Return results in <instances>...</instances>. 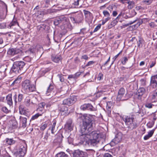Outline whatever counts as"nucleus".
Wrapping results in <instances>:
<instances>
[{
	"label": "nucleus",
	"instance_id": "30",
	"mask_svg": "<svg viewBox=\"0 0 157 157\" xmlns=\"http://www.w3.org/2000/svg\"><path fill=\"white\" fill-rule=\"evenodd\" d=\"M127 3L128 4V9H131L134 7L135 4L134 2L129 0L128 2H127Z\"/></svg>",
	"mask_w": 157,
	"mask_h": 157
},
{
	"label": "nucleus",
	"instance_id": "52",
	"mask_svg": "<svg viewBox=\"0 0 157 157\" xmlns=\"http://www.w3.org/2000/svg\"><path fill=\"white\" fill-rule=\"evenodd\" d=\"M152 1L153 0H144L143 2L147 5H150L152 2Z\"/></svg>",
	"mask_w": 157,
	"mask_h": 157
},
{
	"label": "nucleus",
	"instance_id": "8",
	"mask_svg": "<svg viewBox=\"0 0 157 157\" xmlns=\"http://www.w3.org/2000/svg\"><path fill=\"white\" fill-rule=\"evenodd\" d=\"M80 109L83 110H88L91 111L96 110V109L90 104H84L80 106Z\"/></svg>",
	"mask_w": 157,
	"mask_h": 157
},
{
	"label": "nucleus",
	"instance_id": "5",
	"mask_svg": "<svg viewBox=\"0 0 157 157\" xmlns=\"http://www.w3.org/2000/svg\"><path fill=\"white\" fill-rule=\"evenodd\" d=\"M27 150V146L25 142L23 140L15 155L16 157H23L26 154Z\"/></svg>",
	"mask_w": 157,
	"mask_h": 157
},
{
	"label": "nucleus",
	"instance_id": "42",
	"mask_svg": "<svg viewBox=\"0 0 157 157\" xmlns=\"http://www.w3.org/2000/svg\"><path fill=\"white\" fill-rule=\"evenodd\" d=\"M49 136H50V134H48V132H47L43 138V139L45 142H46L47 141L48 138Z\"/></svg>",
	"mask_w": 157,
	"mask_h": 157
},
{
	"label": "nucleus",
	"instance_id": "31",
	"mask_svg": "<svg viewBox=\"0 0 157 157\" xmlns=\"http://www.w3.org/2000/svg\"><path fill=\"white\" fill-rule=\"evenodd\" d=\"M81 151L79 150H75L73 154V157H79Z\"/></svg>",
	"mask_w": 157,
	"mask_h": 157
},
{
	"label": "nucleus",
	"instance_id": "25",
	"mask_svg": "<svg viewBox=\"0 0 157 157\" xmlns=\"http://www.w3.org/2000/svg\"><path fill=\"white\" fill-rule=\"evenodd\" d=\"M25 103L27 106H29L31 105H33L34 104L32 100H31V99L29 97H26L25 99Z\"/></svg>",
	"mask_w": 157,
	"mask_h": 157
},
{
	"label": "nucleus",
	"instance_id": "29",
	"mask_svg": "<svg viewBox=\"0 0 157 157\" xmlns=\"http://www.w3.org/2000/svg\"><path fill=\"white\" fill-rule=\"evenodd\" d=\"M42 116V113H38L35 115H33L30 121H33L35 119H36L38 118L40 116Z\"/></svg>",
	"mask_w": 157,
	"mask_h": 157
},
{
	"label": "nucleus",
	"instance_id": "53",
	"mask_svg": "<svg viewBox=\"0 0 157 157\" xmlns=\"http://www.w3.org/2000/svg\"><path fill=\"white\" fill-rule=\"evenodd\" d=\"M95 63V62L93 61H90L88 62L87 64L86 65V67H88L91 66Z\"/></svg>",
	"mask_w": 157,
	"mask_h": 157
},
{
	"label": "nucleus",
	"instance_id": "62",
	"mask_svg": "<svg viewBox=\"0 0 157 157\" xmlns=\"http://www.w3.org/2000/svg\"><path fill=\"white\" fill-rule=\"evenodd\" d=\"M122 52V51H121L119 53H118L117 55H116L113 58V61H115L116 59L118 57L120 53Z\"/></svg>",
	"mask_w": 157,
	"mask_h": 157
},
{
	"label": "nucleus",
	"instance_id": "19",
	"mask_svg": "<svg viewBox=\"0 0 157 157\" xmlns=\"http://www.w3.org/2000/svg\"><path fill=\"white\" fill-rule=\"evenodd\" d=\"M72 123V120L71 119H69L68 120L65 124L66 127L67 128L68 130L70 131L73 129V126Z\"/></svg>",
	"mask_w": 157,
	"mask_h": 157
},
{
	"label": "nucleus",
	"instance_id": "41",
	"mask_svg": "<svg viewBox=\"0 0 157 157\" xmlns=\"http://www.w3.org/2000/svg\"><path fill=\"white\" fill-rule=\"evenodd\" d=\"M48 124L46 123H44L41 125L40 129L41 130L44 131L47 128Z\"/></svg>",
	"mask_w": 157,
	"mask_h": 157
},
{
	"label": "nucleus",
	"instance_id": "34",
	"mask_svg": "<svg viewBox=\"0 0 157 157\" xmlns=\"http://www.w3.org/2000/svg\"><path fill=\"white\" fill-rule=\"evenodd\" d=\"M154 105L150 103L147 102L145 104V106L148 108H151Z\"/></svg>",
	"mask_w": 157,
	"mask_h": 157
},
{
	"label": "nucleus",
	"instance_id": "55",
	"mask_svg": "<svg viewBox=\"0 0 157 157\" xmlns=\"http://www.w3.org/2000/svg\"><path fill=\"white\" fill-rule=\"evenodd\" d=\"M89 57L86 55H84L81 56V59H84L85 60H87L88 59Z\"/></svg>",
	"mask_w": 157,
	"mask_h": 157
},
{
	"label": "nucleus",
	"instance_id": "20",
	"mask_svg": "<svg viewBox=\"0 0 157 157\" xmlns=\"http://www.w3.org/2000/svg\"><path fill=\"white\" fill-rule=\"evenodd\" d=\"M19 119L20 120V123L22 124V127H25L26 125L27 118L25 117H24L20 116L19 117Z\"/></svg>",
	"mask_w": 157,
	"mask_h": 157
},
{
	"label": "nucleus",
	"instance_id": "35",
	"mask_svg": "<svg viewBox=\"0 0 157 157\" xmlns=\"http://www.w3.org/2000/svg\"><path fill=\"white\" fill-rule=\"evenodd\" d=\"M66 154L64 152H60L57 153L56 155V157H64Z\"/></svg>",
	"mask_w": 157,
	"mask_h": 157
},
{
	"label": "nucleus",
	"instance_id": "10",
	"mask_svg": "<svg viewBox=\"0 0 157 157\" xmlns=\"http://www.w3.org/2000/svg\"><path fill=\"white\" fill-rule=\"evenodd\" d=\"M17 24V22L16 21H13L10 23H7V24L5 23H3L0 24V29H3L7 27L8 29H11L12 27L15 25Z\"/></svg>",
	"mask_w": 157,
	"mask_h": 157
},
{
	"label": "nucleus",
	"instance_id": "36",
	"mask_svg": "<svg viewBox=\"0 0 157 157\" xmlns=\"http://www.w3.org/2000/svg\"><path fill=\"white\" fill-rule=\"evenodd\" d=\"M48 71L46 69H42L39 72V74L40 76H44L45 74Z\"/></svg>",
	"mask_w": 157,
	"mask_h": 157
},
{
	"label": "nucleus",
	"instance_id": "1",
	"mask_svg": "<svg viewBox=\"0 0 157 157\" xmlns=\"http://www.w3.org/2000/svg\"><path fill=\"white\" fill-rule=\"evenodd\" d=\"M95 116L87 114L81 115L79 117L82 120V125L80 136L81 144L85 142L89 145L96 146L102 139L99 131H92L95 122Z\"/></svg>",
	"mask_w": 157,
	"mask_h": 157
},
{
	"label": "nucleus",
	"instance_id": "4",
	"mask_svg": "<svg viewBox=\"0 0 157 157\" xmlns=\"http://www.w3.org/2000/svg\"><path fill=\"white\" fill-rule=\"evenodd\" d=\"M22 90L26 94L35 91L36 90L35 86L31 84L29 80H25L22 83Z\"/></svg>",
	"mask_w": 157,
	"mask_h": 157
},
{
	"label": "nucleus",
	"instance_id": "64",
	"mask_svg": "<svg viewBox=\"0 0 157 157\" xmlns=\"http://www.w3.org/2000/svg\"><path fill=\"white\" fill-rule=\"evenodd\" d=\"M151 28H154L156 26V25L154 22H151L149 24Z\"/></svg>",
	"mask_w": 157,
	"mask_h": 157
},
{
	"label": "nucleus",
	"instance_id": "37",
	"mask_svg": "<svg viewBox=\"0 0 157 157\" xmlns=\"http://www.w3.org/2000/svg\"><path fill=\"white\" fill-rule=\"evenodd\" d=\"M144 40L142 38H140L138 41H137V46L138 47H140L141 45L143 42Z\"/></svg>",
	"mask_w": 157,
	"mask_h": 157
},
{
	"label": "nucleus",
	"instance_id": "63",
	"mask_svg": "<svg viewBox=\"0 0 157 157\" xmlns=\"http://www.w3.org/2000/svg\"><path fill=\"white\" fill-rule=\"evenodd\" d=\"M13 99L14 100L15 102V103H17V95L16 94H15L14 95L13 97Z\"/></svg>",
	"mask_w": 157,
	"mask_h": 157
},
{
	"label": "nucleus",
	"instance_id": "38",
	"mask_svg": "<svg viewBox=\"0 0 157 157\" xmlns=\"http://www.w3.org/2000/svg\"><path fill=\"white\" fill-rule=\"evenodd\" d=\"M154 124V121H150L147 124V127L150 128L152 127Z\"/></svg>",
	"mask_w": 157,
	"mask_h": 157
},
{
	"label": "nucleus",
	"instance_id": "27",
	"mask_svg": "<svg viewBox=\"0 0 157 157\" xmlns=\"http://www.w3.org/2000/svg\"><path fill=\"white\" fill-rule=\"evenodd\" d=\"M7 53L9 55L13 56L15 54L17 53V52L15 49L11 48L10 49L9 51H8Z\"/></svg>",
	"mask_w": 157,
	"mask_h": 157
},
{
	"label": "nucleus",
	"instance_id": "44",
	"mask_svg": "<svg viewBox=\"0 0 157 157\" xmlns=\"http://www.w3.org/2000/svg\"><path fill=\"white\" fill-rule=\"evenodd\" d=\"M103 77V75L102 73H100L98 76L97 79L98 80L100 81L102 79Z\"/></svg>",
	"mask_w": 157,
	"mask_h": 157
},
{
	"label": "nucleus",
	"instance_id": "48",
	"mask_svg": "<svg viewBox=\"0 0 157 157\" xmlns=\"http://www.w3.org/2000/svg\"><path fill=\"white\" fill-rule=\"evenodd\" d=\"M23 98V95L21 94H19L18 96V102H21Z\"/></svg>",
	"mask_w": 157,
	"mask_h": 157
},
{
	"label": "nucleus",
	"instance_id": "17",
	"mask_svg": "<svg viewBox=\"0 0 157 157\" xmlns=\"http://www.w3.org/2000/svg\"><path fill=\"white\" fill-rule=\"evenodd\" d=\"M56 120H54L52 121V124H51V126L48 129V130L51 129V133L54 134L56 132V130L55 128V126L56 124Z\"/></svg>",
	"mask_w": 157,
	"mask_h": 157
},
{
	"label": "nucleus",
	"instance_id": "40",
	"mask_svg": "<svg viewBox=\"0 0 157 157\" xmlns=\"http://www.w3.org/2000/svg\"><path fill=\"white\" fill-rule=\"evenodd\" d=\"M57 76L59 79L60 81L61 82H63L64 81V79L63 77V75L61 74H58Z\"/></svg>",
	"mask_w": 157,
	"mask_h": 157
},
{
	"label": "nucleus",
	"instance_id": "46",
	"mask_svg": "<svg viewBox=\"0 0 157 157\" xmlns=\"http://www.w3.org/2000/svg\"><path fill=\"white\" fill-rule=\"evenodd\" d=\"M118 21L116 19H115L111 22L110 23V25L113 27L114 26L117 24Z\"/></svg>",
	"mask_w": 157,
	"mask_h": 157
},
{
	"label": "nucleus",
	"instance_id": "47",
	"mask_svg": "<svg viewBox=\"0 0 157 157\" xmlns=\"http://www.w3.org/2000/svg\"><path fill=\"white\" fill-rule=\"evenodd\" d=\"M45 25H41L37 27V29L39 30H44L45 29Z\"/></svg>",
	"mask_w": 157,
	"mask_h": 157
},
{
	"label": "nucleus",
	"instance_id": "28",
	"mask_svg": "<svg viewBox=\"0 0 157 157\" xmlns=\"http://www.w3.org/2000/svg\"><path fill=\"white\" fill-rule=\"evenodd\" d=\"M150 96L152 99H155L157 97V90H156L150 94Z\"/></svg>",
	"mask_w": 157,
	"mask_h": 157
},
{
	"label": "nucleus",
	"instance_id": "45",
	"mask_svg": "<svg viewBox=\"0 0 157 157\" xmlns=\"http://www.w3.org/2000/svg\"><path fill=\"white\" fill-rule=\"evenodd\" d=\"M45 103L44 102H41L39 104L38 107L40 109H44L45 105Z\"/></svg>",
	"mask_w": 157,
	"mask_h": 157
},
{
	"label": "nucleus",
	"instance_id": "32",
	"mask_svg": "<svg viewBox=\"0 0 157 157\" xmlns=\"http://www.w3.org/2000/svg\"><path fill=\"white\" fill-rule=\"evenodd\" d=\"M54 89V86L50 84L49 86V87L47 89L46 93V94H47L48 93H50Z\"/></svg>",
	"mask_w": 157,
	"mask_h": 157
},
{
	"label": "nucleus",
	"instance_id": "21",
	"mask_svg": "<svg viewBox=\"0 0 157 157\" xmlns=\"http://www.w3.org/2000/svg\"><path fill=\"white\" fill-rule=\"evenodd\" d=\"M155 129H153L149 132H148V134L145 136L144 138V140H147L149 139L150 137L152 136L153 135Z\"/></svg>",
	"mask_w": 157,
	"mask_h": 157
},
{
	"label": "nucleus",
	"instance_id": "7",
	"mask_svg": "<svg viewBox=\"0 0 157 157\" xmlns=\"http://www.w3.org/2000/svg\"><path fill=\"white\" fill-rule=\"evenodd\" d=\"M77 101V98L75 96H71L70 98L64 100L63 104L64 105H67L70 106L74 103Z\"/></svg>",
	"mask_w": 157,
	"mask_h": 157
},
{
	"label": "nucleus",
	"instance_id": "13",
	"mask_svg": "<svg viewBox=\"0 0 157 157\" xmlns=\"http://www.w3.org/2000/svg\"><path fill=\"white\" fill-rule=\"evenodd\" d=\"M125 90L123 88H121L119 90L118 95L117 96V99L118 101L123 100L124 99L122 98L125 94Z\"/></svg>",
	"mask_w": 157,
	"mask_h": 157
},
{
	"label": "nucleus",
	"instance_id": "23",
	"mask_svg": "<svg viewBox=\"0 0 157 157\" xmlns=\"http://www.w3.org/2000/svg\"><path fill=\"white\" fill-rule=\"evenodd\" d=\"M145 90L143 87L140 88L137 90V95L139 97L142 96L145 93Z\"/></svg>",
	"mask_w": 157,
	"mask_h": 157
},
{
	"label": "nucleus",
	"instance_id": "18",
	"mask_svg": "<svg viewBox=\"0 0 157 157\" xmlns=\"http://www.w3.org/2000/svg\"><path fill=\"white\" fill-rule=\"evenodd\" d=\"M51 59L52 61L56 63H58L61 61V58L60 56L52 55L51 56Z\"/></svg>",
	"mask_w": 157,
	"mask_h": 157
},
{
	"label": "nucleus",
	"instance_id": "58",
	"mask_svg": "<svg viewBox=\"0 0 157 157\" xmlns=\"http://www.w3.org/2000/svg\"><path fill=\"white\" fill-rule=\"evenodd\" d=\"M81 73V72H77L74 75H75V78L77 79L80 75Z\"/></svg>",
	"mask_w": 157,
	"mask_h": 157
},
{
	"label": "nucleus",
	"instance_id": "3",
	"mask_svg": "<svg viewBox=\"0 0 157 157\" xmlns=\"http://www.w3.org/2000/svg\"><path fill=\"white\" fill-rule=\"evenodd\" d=\"M122 119L127 125V128L130 130L135 129L138 126V125L134 120V118L132 116H125L123 117Z\"/></svg>",
	"mask_w": 157,
	"mask_h": 157
},
{
	"label": "nucleus",
	"instance_id": "61",
	"mask_svg": "<svg viewBox=\"0 0 157 157\" xmlns=\"http://www.w3.org/2000/svg\"><path fill=\"white\" fill-rule=\"evenodd\" d=\"M81 16V14H78V15L77 16H76L75 17H72V19H73V20H74V21H78V20L79 19V18H78V17H80V16Z\"/></svg>",
	"mask_w": 157,
	"mask_h": 157
},
{
	"label": "nucleus",
	"instance_id": "24",
	"mask_svg": "<svg viewBox=\"0 0 157 157\" xmlns=\"http://www.w3.org/2000/svg\"><path fill=\"white\" fill-rule=\"evenodd\" d=\"M85 17L88 19L91 18L92 17V14L89 11L84 10L83 11Z\"/></svg>",
	"mask_w": 157,
	"mask_h": 157
},
{
	"label": "nucleus",
	"instance_id": "2",
	"mask_svg": "<svg viewBox=\"0 0 157 157\" xmlns=\"http://www.w3.org/2000/svg\"><path fill=\"white\" fill-rule=\"evenodd\" d=\"M61 23L63 24L61 26V29L63 31L62 35H64L69 30L70 25L67 18L63 16L57 17L54 21V24L56 25Z\"/></svg>",
	"mask_w": 157,
	"mask_h": 157
},
{
	"label": "nucleus",
	"instance_id": "14",
	"mask_svg": "<svg viewBox=\"0 0 157 157\" xmlns=\"http://www.w3.org/2000/svg\"><path fill=\"white\" fill-rule=\"evenodd\" d=\"M121 137L119 134L117 135L113 139L110 143L111 146H113L120 142L121 140Z\"/></svg>",
	"mask_w": 157,
	"mask_h": 157
},
{
	"label": "nucleus",
	"instance_id": "60",
	"mask_svg": "<svg viewBox=\"0 0 157 157\" xmlns=\"http://www.w3.org/2000/svg\"><path fill=\"white\" fill-rule=\"evenodd\" d=\"M80 1V0H76V1H75L73 4L75 6H78L79 5V2Z\"/></svg>",
	"mask_w": 157,
	"mask_h": 157
},
{
	"label": "nucleus",
	"instance_id": "54",
	"mask_svg": "<svg viewBox=\"0 0 157 157\" xmlns=\"http://www.w3.org/2000/svg\"><path fill=\"white\" fill-rule=\"evenodd\" d=\"M36 110L38 112V113H42V115L45 111L44 110V109H40L39 107Z\"/></svg>",
	"mask_w": 157,
	"mask_h": 157
},
{
	"label": "nucleus",
	"instance_id": "33",
	"mask_svg": "<svg viewBox=\"0 0 157 157\" xmlns=\"http://www.w3.org/2000/svg\"><path fill=\"white\" fill-rule=\"evenodd\" d=\"M128 58H129V57L128 58L126 57H123L121 60V63L123 65H125L128 60Z\"/></svg>",
	"mask_w": 157,
	"mask_h": 157
},
{
	"label": "nucleus",
	"instance_id": "11",
	"mask_svg": "<svg viewBox=\"0 0 157 157\" xmlns=\"http://www.w3.org/2000/svg\"><path fill=\"white\" fill-rule=\"evenodd\" d=\"M50 13V10H36L35 11V15L37 17H41L44 15Z\"/></svg>",
	"mask_w": 157,
	"mask_h": 157
},
{
	"label": "nucleus",
	"instance_id": "39",
	"mask_svg": "<svg viewBox=\"0 0 157 157\" xmlns=\"http://www.w3.org/2000/svg\"><path fill=\"white\" fill-rule=\"evenodd\" d=\"M87 156L88 155L86 152L81 151L79 157H87Z\"/></svg>",
	"mask_w": 157,
	"mask_h": 157
},
{
	"label": "nucleus",
	"instance_id": "26",
	"mask_svg": "<svg viewBox=\"0 0 157 157\" xmlns=\"http://www.w3.org/2000/svg\"><path fill=\"white\" fill-rule=\"evenodd\" d=\"M6 143L8 145H11L14 144L15 141L13 139L6 138L5 140Z\"/></svg>",
	"mask_w": 157,
	"mask_h": 157
},
{
	"label": "nucleus",
	"instance_id": "51",
	"mask_svg": "<svg viewBox=\"0 0 157 157\" xmlns=\"http://www.w3.org/2000/svg\"><path fill=\"white\" fill-rule=\"evenodd\" d=\"M2 110L6 113H7L9 112V110L7 109L6 107L5 106L2 107Z\"/></svg>",
	"mask_w": 157,
	"mask_h": 157
},
{
	"label": "nucleus",
	"instance_id": "15",
	"mask_svg": "<svg viewBox=\"0 0 157 157\" xmlns=\"http://www.w3.org/2000/svg\"><path fill=\"white\" fill-rule=\"evenodd\" d=\"M19 111L20 114L26 116H29V113L28 111L22 106L19 107Z\"/></svg>",
	"mask_w": 157,
	"mask_h": 157
},
{
	"label": "nucleus",
	"instance_id": "59",
	"mask_svg": "<svg viewBox=\"0 0 157 157\" xmlns=\"http://www.w3.org/2000/svg\"><path fill=\"white\" fill-rule=\"evenodd\" d=\"M103 157H113V156L109 153H105Z\"/></svg>",
	"mask_w": 157,
	"mask_h": 157
},
{
	"label": "nucleus",
	"instance_id": "12",
	"mask_svg": "<svg viewBox=\"0 0 157 157\" xmlns=\"http://www.w3.org/2000/svg\"><path fill=\"white\" fill-rule=\"evenodd\" d=\"M150 79V86L154 88H156L157 87V74L152 76Z\"/></svg>",
	"mask_w": 157,
	"mask_h": 157
},
{
	"label": "nucleus",
	"instance_id": "22",
	"mask_svg": "<svg viewBox=\"0 0 157 157\" xmlns=\"http://www.w3.org/2000/svg\"><path fill=\"white\" fill-rule=\"evenodd\" d=\"M21 77H17L15 79V80H14V81L11 84V86H17L19 85V83L21 82Z\"/></svg>",
	"mask_w": 157,
	"mask_h": 157
},
{
	"label": "nucleus",
	"instance_id": "9",
	"mask_svg": "<svg viewBox=\"0 0 157 157\" xmlns=\"http://www.w3.org/2000/svg\"><path fill=\"white\" fill-rule=\"evenodd\" d=\"M59 110L62 115L65 116L68 115L69 113L68 108L63 104L59 105Z\"/></svg>",
	"mask_w": 157,
	"mask_h": 157
},
{
	"label": "nucleus",
	"instance_id": "49",
	"mask_svg": "<svg viewBox=\"0 0 157 157\" xmlns=\"http://www.w3.org/2000/svg\"><path fill=\"white\" fill-rule=\"evenodd\" d=\"M136 21L135 20L133 21H131V22H130L129 24H123V26H122L123 27L121 26V27L122 28H124V27H127V26H128L129 25H131V24H132L133 23H135V22H136Z\"/></svg>",
	"mask_w": 157,
	"mask_h": 157
},
{
	"label": "nucleus",
	"instance_id": "43",
	"mask_svg": "<svg viewBox=\"0 0 157 157\" xmlns=\"http://www.w3.org/2000/svg\"><path fill=\"white\" fill-rule=\"evenodd\" d=\"M103 15L105 17H110V15L109 12L107 10H104L103 12Z\"/></svg>",
	"mask_w": 157,
	"mask_h": 157
},
{
	"label": "nucleus",
	"instance_id": "6",
	"mask_svg": "<svg viewBox=\"0 0 157 157\" xmlns=\"http://www.w3.org/2000/svg\"><path fill=\"white\" fill-rule=\"evenodd\" d=\"M25 65V63L23 61L14 62L12 67L11 71L16 74L21 73V71Z\"/></svg>",
	"mask_w": 157,
	"mask_h": 157
},
{
	"label": "nucleus",
	"instance_id": "56",
	"mask_svg": "<svg viewBox=\"0 0 157 157\" xmlns=\"http://www.w3.org/2000/svg\"><path fill=\"white\" fill-rule=\"evenodd\" d=\"M75 61L76 63L78 64L80 63L81 61L78 58V57H77L75 59Z\"/></svg>",
	"mask_w": 157,
	"mask_h": 157
},
{
	"label": "nucleus",
	"instance_id": "16",
	"mask_svg": "<svg viewBox=\"0 0 157 157\" xmlns=\"http://www.w3.org/2000/svg\"><path fill=\"white\" fill-rule=\"evenodd\" d=\"M6 100L7 104L10 106L13 105V101L12 100V95L11 94H9L6 97Z\"/></svg>",
	"mask_w": 157,
	"mask_h": 157
},
{
	"label": "nucleus",
	"instance_id": "50",
	"mask_svg": "<svg viewBox=\"0 0 157 157\" xmlns=\"http://www.w3.org/2000/svg\"><path fill=\"white\" fill-rule=\"evenodd\" d=\"M101 25L99 24L98 25L96 28L94 29L93 32L94 33L97 31L101 27Z\"/></svg>",
	"mask_w": 157,
	"mask_h": 157
},
{
	"label": "nucleus",
	"instance_id": "57",
	"mask_svg": "<svg viewBox=\"0 0 157 157\" xmlns=\"http://www.w3.org/2000/svg\"><path fill=\"white\" fill-rule=\"evenodd\" d=\"M68 79L70 80H71V79H76L74 74L70 75H69L68 77Z\"/></svg>",
	"mask_w": 157,
	"mask_h": 157
}]
</instances>
